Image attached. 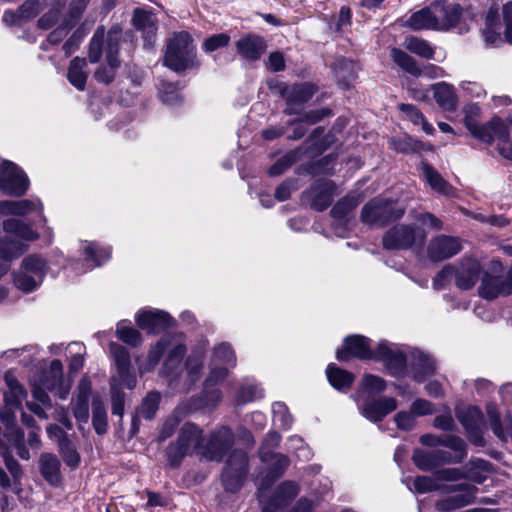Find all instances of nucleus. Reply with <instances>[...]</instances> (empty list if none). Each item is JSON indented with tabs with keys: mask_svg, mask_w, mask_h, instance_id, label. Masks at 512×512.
<instances>
[{
	"mask_svg": "<svg viewBox=\"0 0 512 512\" xmlns=\"http://www.w3.org/2000/svg\"><path fill=\"white\" fill-rule=\"evenodd\" d=\"M234 443V434L227 426H222L212 432L204 448V455L209 460L221 461Z\"/></svg>",
	"mask_w": 512,
	"mask_h": 512,
	"instance_id": "12",
	"label": "nucleus"
},
{
	"mask_svg": "<svg viewBox=\"0 0 512 512\" xmlns=\"http://www.w3.org/2000/svg\"><path fill=\"white\" fill-rule=\"evenodd\" d=\"M404 46L410 52L423 58L430 59L434 54V51L430 44L427 41L419 39L417 37H407L404 41Z\"/></svg>",
	"mask_w": 512,
	"mask_h": 512,
	"instance_id": "53",
	"label": "nucleus"
},
{
	"mask_svg": "<svg viewBox=\"0 0 512 512\" xmlns=\"http://www.w3.org/2000/svg\"><path fill=\"white\" fill-rule=\"evenodd\" d=\"M400 110L405 113L406 118L414 125H421L422 130L426 134H432L434 132L433 126L426 121L423 114L413 105L402 104L400 105Z\"/></svg>",
	"mask_w": 512,
	"mask_h": 512,
	"instance_id": "52",
	"label": "nucleus"
},
{
	"mask_svg": "<svg viewBox=\"0 0 512 512\" xmlns=\"http://www.w3.org/2000/svg\"><path fill=\"white\" fill-rule=\"evenodd\" d=\"M171 317L161 310L143 309L136 314L137 325L148 333L157 334L171 325Z\"/></svg>",
	"mask_w": 512,
	"mask_h": 512,
	"instance_id": "23",
	"label": "nucleus"
},
{
	"mask_svg": "<svg viewBox=\"0 0 512 512\" xmlns=\"http://www.w3.org/2000/svg\"><path fill=\"white\" fill-rule=\"evenodd\" d=\"M5 381L8 386V391L4 394L6 406L21 407V403L27 395L25 389L10 374L5 375Z\"/></svg>",
	"mask_w": 512,
	"mask_h": 512,
	"instance_id": "40",
	"label": "nucleus"
},
{
	"mask_svg": "<svg viewBox=\"0 0 512 512\" xmlns=\"http://www.w3.org/2000/svg\"><path fill=\"white\" fill-rule=\"evenodd\" d=\"M397 408V401L391 397L370 399L359 405V411L371 422L382 421L389 413Z\"/></svg>",
	"mask_w": 512,
	"mask_h": 512,
	"instance_id": "19",
	"label": "nucleus"
},
{
	"mask_svg": "<svg viewBox=\"0 0 512 512\" xmlns=\"http://www.w3.org/2000/svg\"><path fill=\"white\" fill-rule=\"evenodd\" d=\"M132 24L135 29L147 34H153L156 30L155 18L153 14L142 8H136L133 11Z\"/></svg>",
	"mask_w": 512,
	"mask_h": 512,
	"instance_id": "49",
	"label": "nucleus"
},
{
	"mask_svg": "<svg viewBox=\"0 0 512 512\" xmlns=\"http://www.w3.org/2000/svg\"><path fill=\"white\" fill-rule=\"evenodd\" d=\"M405 209L396 202L376 197L364 205L361 220L368 225L382 226L401 218Z\"/></svg>",
	"mask_w": 512,
	"mask_h": 512,
	"instance_id": "5",
	"label": "nucleus"
},
{
	"mask_svg": "<svg viewBox=\"0 0 512 512\" xmlns=\"http://www.w3.org/2000/svg\"><path fill=\"white\" fill-rule=\"evenodd\" d=\"M117 337L132 346H137L141 343V334L134 328L128 327L119 323L116 329Z\"/></svg>",
	"mask_w": 512,
	"mask_h": 512,
	"instance_id": "62",
	"label": "nucleus"
},
{
	"mask_svg": "<svg viewBox=\"0 0 512 512\" xmlns=\"http://www.w3.org/2000/svg\"><path fill=\"white\" fill-rule=\"evenodd\" d=\"M447 495L436 502V509L442 512H449L460 509L475 501L478 488L474 485L461 483L446 486Z\"/></svg>",
	"mask_w": 512,
	"mask_h": 512,
	"instance_id": "10",
	"label": "nucleus"
},
{
	"mask_svg": "<svg viewBox=\"0 0 512 512\" xmlns=\"http://www.w3.org/2000/svg\"><path fill=\"white\" fill-rule=\"evenodd\" d=\"M441 446L451 449L453 455L463 461L467 457V445L465 441L459 436L455 435H442Z\"/></svg>",
	"mask_w": 512,
	"mask_h": 512,
	"instance_id": "56",
	"label": "nucleus"
},
{
	"mask_svg": "<svg viewBox=\"0 0 512 512\" xmlns=\"http://www.w3.org/2000/svg\"><path fill=\"white\" fill-rule=\"evenodd\" d=\"M302 156V150L300 148L292 150L278 159L269 169L270 176H278L284 173L294 163L299 161Z\"/></svg>",
	"mask_w": 512,
	"mask_h": 512,
	"instance_id": "50",
	"label": "nucleus"
},
{
	"mask_svg": "<svg viewBox=\"0 0 512 512\" xmlns=\"http://www.w3.org/2000/svg\"><path fill=\"white\" fill-rule=\"evenodd\" d=\"M159 402L160 394L158 392L148 393V395L144 398L141 405V416L144 417L145 419L151 420L158 410Z\"/></svg>",
	"mask_w": 512,
	"mask_h": 512,
	"instance_id": "59",
	"label": "nucleus"
},
{
	"mask_svg": "<svg viewBox=\"0 0 512 512\" xmlns=\"http://www.w3.org/2000/svg\"><path fill=\"white\" fill-rule=\"evenodd\" d=\"M203 440V431L193 423H185L178 435L177 442L167 449V457L171 465H178L181 459L198 449Z\"/></svg>",
	"mask_w": 512,
	"mask_h": 512,
	"instance_id": "6",
	"label": "nucleus"
},
{
	"mask_svg": "<svg viewBox=\"0 0 512 512\" xmlns=\"http://www.w3.org/2000/svg\"><path fill=\"white\" fill-rule=\"evenodd\" d=\"M326 375L330 384L338 390L349 388L354 381V376L350 372L338 368L334 364L328 365Z\"/></svg>",
	"mask_w": 512,
	"mask_h": 512,
	"instance_id": "43",
	"label": "nucleus"
},
{
	"mask_svg": "<svg viewBox=\"0 0 512 512\" xmlns=\"http://www.w3.org/2000/svg\"><path fill=\"white\" fill-rule=\"evenodd\" d=\"M43 385L46 389L54 391L59 398L65 399L67 397L69 387L63 385V365L60 360H53L51 362Z\"/></svg>",
	"mask_w": 512,
	"mask_h": 512,
	"instance_id": "32",
	"label": "nucleus"
},
{
	"mask_svg": "<svg viewBox=\"0 0 512 512\" xmlns=\"http://www.w3.org/2000/svg\"><path fill=\"white\" fill-rule=\"evenodd\" d=\"M488 414L491 422V428L494 434L501 440L506 441L509 436H512V416L507 415L502 421L499 419L493 408L488 409Z\"/></svg>",
	"mask_w": 512,
	"mask_h": 512,
	"instance_id": "45",
	"label": "nucleus"
},
{
	"mask_svg": "<svg viewBox=\"0 0 512 512\" xmlns=\"http://www.w3.org/2000/svg\"><path fill=\"white\" fill-rule=\"evenodd\" d=\"M315 92L316 89L314 85L309 83L284 86L281 88L280 93L287 102L285 112L289 115L299 114L301 112L302 105L310 100Z\"/></svg>",
	"mask_w": 512,
	"mask_h": 512,
	"instance_id": "14",
	"label": "nucleus"
},
{
	"mask_svg": "<svg viewBox=\"0 0 512 512\" xmlns=\"http://www.w3.org/2000/svg\"><path fill=\"white\" fill-rule=\"evenodd\" d=\"M512 293V269L503 273V266L499 261H491L485 271L479 295L487 300Z\"/></svg>",
	"mask_w": 512,
	"mask_h": 512,
	"instance_id": "3",
	"label": "nucleus"
},
{
	"mask_svg": "<svg viewBox=\"0 0 512 512\" xmlns=\"http://www.w3.org/2000/svg\"><path fill=\"white\" fill-rule=\"evenodd\" d=\"M90 0H71L67 15L64 17L67 26H74L85 11Z\"/></svg>",
	"mask_w": 512,
	"mask_h": 512,
	"instance_id": "61",
	"label": "nucleus"
},
{
	"mask_svg": "<svg viewBox=\"0 0 512 512\" xmlns=\"http://www.w3.org/2000/svg\"><path fill=\"white\" fill-rule=\"evenodd\" d=\"M29 180L25 173L9 161L0 166V190L8 195L22 196L26 193Z\"/></svg>",
	"mask_w": 512,
	"mask_h": 512,
	"instance_id": "11",
	"label": "nucleus"
},
{
	"mask_svg": "<svg viewBox=\"0 0 512 512\" xmlns=\"http://www.w3.org/2000/svg\"><path fill=\"white\" fill-rule=\"evenodd\" d=\"M437 105L445 112H454L458 107V96L452 84L438 82L431 86Z\"/></svg>",
	"mask_w": 512,
	"mask_h": 512,
	"instance_id": "29",
	"label": "nucleus"
},
{
	"mask_svg": "<svg viewBox=\"0 0 512 512\" xmlns=\"http://www.w3.org/2000/svg\"><path fill=\"white\" fill-rule=\"evenodd\" d=\"M461 248V242L458 238L439 235L430 240L427 254L432 261H442L459 253Z\"/></svg>",
	"mask_w": 512,
	"mask_h": 512,
	"instance_id": "17",
	"label": "nucleus"
},
{
	"mask_svg": "<svg viewBox=\"0 0 512 512\" xmlns=\"http://www.w3.org/2000/svg\"><path fill=\"white\" fill-rule=\"evenodd\" d=\"M248 458L245 452L234 450L229 455L222 473V483L226 491H238L247 475Z\"/></svg>",
	"mask_w": 512,
	"mask_h": 512,
	"instance_id": "9",
	"label": "nucleus"
},
{
	"mask_svg": "<svg viewBox=\"0 0 512 512\" xmlns=\"http://www.w3.org/2000/svg\"><path fill=\"white\" fill-rule=\"evenodd\" d=\"M28 246L18 240H13L10 237L0 239V258L3 260H12L21 256Z\"/></svg>",
	"mask_w": 512,
	"mask_h": 512,
	"instance_id": "47",
	"label": "nucleus"
},
{
	"mask_svg": "<svg viewBox=\"0 0 512 512\" xmlns=\"http://www.w3.org/2000/svg\"><path fill=\"white\" fill-rule=\"evenodd\" d=\"M426 234L411 225H396L383 236V246L389 250L409 249L414 245L423 246Z\"/></svg>",
	"mask_w": 512,
	"mask_h": 512,
	"instance_id": "7",
	"label": "nucleus"
},
{
	"mask_svg": "<svg viewBox=\"0 0 512 512\" xmlns=\"http://www.w3.org/2000/svg\"><path fill=\"white\" fill-rule=\"evenodd\" d=\"M391 58L399 67H401L403 70L410 73L411 75H425L429 78H437L444 76L443 69L432 64H429L425 66L423 69H421L417 65L414 58H412L411 56H409L407 53L400 49L393 48L391 50Z\"/></svg>",
	"mask_w": 512,
	"mask_h": 512,
	"instance_id": "18",
	"label": "nucleus"
},
{
	"mask_svg": "<svg viewBox=\"0 0 512 512\" xmlns=\"http://www.w3.org/2000/svg\"><path fill=\"white\" fill-rule=\"evenodd\" d=\"M349 355L360 359H373L375 351L370 349L368 338L361 335H353L347 337L344 347L336 352V357L339 361L348 360Z\"/></svg>",
	"mask_w": 512,
	"mask_h": 512,
	"instance_id": "21",
	"label": "nucleus"
},
{
	"mask_svg": "<svg viewBox=\"0 0 512 512\" xmlns=\"http://www.w3.org/2000/svg\"><path fill=\"white\" fill-rule=\"evenodd\" d=\"M333 72L337 82L348 88L357 77V64L352 60L340 59L334 64Z\"/></svg>",
	"mask_w": 512,
	"mask_h": 512,
	"instance_id": "38",
	"label": "nucleus"
},
{
	"mask_svg": "<svg viewBox=\"0 0 512 512\" xmlns=\"http://www.w3.org/2000/svg\"><path fill=\"white\" fill-rule=\"evenodd\" d=\"M212 361L219 364H227L231 368L236 366L235 354L231 347L225 343L215 347Z\"/></svg>",
	"mask_w": 512,
	"mask_h": 512,
	"instance_id": "58",
	"label": "nucleus"
},
{
	"mask_svg": "<svg viewBox=\"0 0 512 512\" xmlns=\"http://www.w3.org/2000/svg\"><path fill=\"white\" fill-rule=\"evenodd\" d=\"M61 463L58 457L52 453H42L39 458V469L43 478L52 486L61 483Z\"/></svg>",
	"mask_w": 512,
	"mask_h": 512,
	"instance_id": "33",
	"label": "nucleus"
},
{
	"mask_svg": "<svg viewBox=\"0 0 512 512\" xmlns=\"http://www.w3.org/2000/svg\"><path fill=\"white\" fill-rule=\"evenodd\" d=\"M228 376V369L212 361V367L205 380L204 389H208L224 381Z\"/></svg>",
	"mask_w": 512,
	"mask_h": 512,
	"instance_id": "63",
	"label": "nucleus"
},
{
	"mask_svg": "<svg viewBox=\"0 0 512 512\" xmlns=\"http://www.w3.org/2000/svg\"><path fill=\"white\" fill-rule=\"evenodd\" d=\"M32 213L38 214L39 218L46 222V218L43 215V205L38 199L0 201V214L2 215L26 216Z\"/></svg>",
	"mask_w": 512,
	"mask_h": 512,
	"instance_id": "24",
	"label": "nucleus"
},
{
	"mask_svg": "<svg viewBox=\"0 0 512 512\" xmlns=\"http://www.w3.org/2000/svg\"><path fill=\"white\" fill-rule=\"evenodd\" d=\"M299 493L298 485L292 481L280 484L273 497L262 506V512H277L288 505Z\"/></svg>",
	"mask_w": 512,
	"mask_h": 512,
	"instance_id": "27",
	"label": "nucleus"
},
{
	"mask_svg": "<svg viewBox=\"0 0 512 512\" xmlns=\"http://www.w3.org/2000/svg\"><path fill=\"white\" fill-rule=\"evenodd\" d=\"M121 34L122 29L118 25L112 26L108 31L106 47L107 65L100 66L94 73V78L100 83H111L115 78L116 70L120 67L118 50Z\"/></svg>",
	"mask_w": 512,
	"mask_h": 512,
	"instance_id": "8",
	"label": "nucleus"
},
{
	"mask_svg": "<svg viewBox=\"0 0 512 512\" xmlns=\"http://www.w3.org/2000/svg\"><path fill=\"white\" fill-rule=\"evenodd\" d=\"M483 128H487L486 134H488L489 139H479L480 141L489 144L493 141H497V147L499 151L501 147H508L510 143L509 127L501 119L494 118L490 122L484 124Z\"/></svg>",
	"mask_w": 512,
	"mask_h": 512,
	"instance_id": "35",
	"label": "nucleus"
},
{
	"mask_svg": "<svg viewBox=\"0 0 512 512\" xmlns=\"http://www.w3.org/2000/svg\"><path fill=\"white\" fill-rule=\"evenodd\" d=\"M266 461L270 467L271 481L279 478L289 465V459L283 454H266Z\"/></svg>",
	"mask_w": 512,
	"mask_h": 512,
	"instance_id": "54",
	"label": "nucleus"
},
{
	"mask_svg": "<svg viewBox=\"0 0 512 512\" xmlns=\"http://www.w3.org/2000/svg\"><path fill=\"white\" fill-rule=\"evenodd\" d=\"M488 462L482 459H476L470 461L466 465V470L460 468H446L442 469L436 472V477L438 480L443 481H458L461 479H470L476 483H482L483 478L480 476H477L473 473V470H480V471H486L488 470Z\"/></svg>",
	"mask_w": 512,
	"mask_h": 512,
	"instance_id": "22",
	"label": "nucleus"
},
{
	"mask_svg": "<svg viewBox=\"0 0 512 512\" xmlns=\"http://www.w3.org/2000/svg\"><path fill=\"white\" fill-rule=\"evenodd\" d=\"M46 271L47 263L43 258L36 254L29 255L22 260L19 271L14 273L13 283L23 292H32L40 286Z\"/></svg>",
	"mask_w": 512,
	"mask_h": 512,
	"instance_id": "4",
	"label": "nucleus"
},
{
	"mask_svg": "<svg viewBox=\"0 0 512 512\" xmlns=\"http://www.w3.org/2000/svg\"><path fill=\"white\" fill-rule=\"evenodd\" d=\"M59 451L63 457L64 462L68 466L72 468L78 466L80 462V456L68 438H63L60 440Z\"/></svg>",
	"mask_w": 512,
	"mask_h": 512,
	"instance_id": "57",
	"label": "nucleus"
},
{
	"mask_svg": "<svg viewBox=\"0 0 512 512\" xmlns=\"http://www.w3.org/2000/svg\"><path fill=\"white\" fill-rule=\"evenodd\" d=\"M3 229L5 232L14 234L26 241H34L39 237L38 233L33 231L29 225L15 218L5 220L3 222Z\"/></svg>",
	"mask_w": 512,
	"mask_h": 512,
	"instance_id": "41",
	"label": "nucleus"
},
{
	"mask_svg": "<svg viewBox=\"0 0 512 512\" xmlns=\"http://www.w3.org/2000/svg\"><path fill=\"white\" fill-rule=\"evenodd\" d=\"M375 360L384 362L389 373L393 376H399L404 373L406 367L405 355L394 345L382 341L375 350Z\"/></svg>",
	"mask_w": 512,
	"mask_h": 512,
	"instance_id": "16",
	"label": "nucleus"
},
{
	"mask_svg": "<svg viewBox=\"0 0 512 512\" xmlns=\"http://www.w3.org/2000/svg\"><path fill=\"white\" fill-rule=\"evenodd\" d=\"M110 351L117 367V381L128 389H133L136 379L130 374V356L128 351L117 343L110 344Z\"/></svg>",
	"mask_w": 512,
	"mask_h": 512,
	"instance_id": "25",
	"label": "nucleus"
},
{
	"mask_svg": "<svg viewBox=\"0 0 512 512\" xmlns=\"http://www.w3.org/2000/svg\"><path fill=\"white\" fill-rule=\"evenodd\" d=\"M76 400L72 402L73 415L80 423H86L89 418L88 400L91 392V382L83 377L77 387Z\"/></svg>",
	"mask_w": 512,
	"mask_h": 512,
	"instance_id": "30",
	"label": "nucleus"
},
{
	"mask_svg": "<svg viewBox=\"0 0 512 512\" xmlns=\"http://www.w3.org/2000/svg\"><path fill=\"white\" fill-rule=\"evenodd\" d=\"M337 187L331 180H321L311 187V206L317 211L325 210L332 202Z\"/></svg>",
	"mask_w": 512,
	"mask_h": 512,
	"instance_id": "28",
	"label": "nucleus"
},
{
	"mask_svg": "<svg viewBox=\"0 0 512 512\" xmlns=\"http://www.w3.org/2000/svg\"><path fill=\"white\" fill-rule=\"evenodd\" d=\"M463 113L464 124L471 135L476 139H489L488 134H486L487 128H483V125L479 124L480 107L476 104H467L463 108Z\"/></svg>",
	"mask_w": 512,
	"mask_h": 512,
	"instance_id": "36",
	"label": "nucleus"
},
{
	"mask_svg": "<svg viewBox=\"0 0 512 512\" xmlns=\"http://www.w3.org/2000/svg\"><path fill=\"white\" fill-rule=\"evenodd\" d=\"M363 197L360 195H348L339 200L331 210L335 220L344 221L346 217L360 204Z\"/></svg>",
	"mask_w": 512,
	"mask_h": 512,
	"instance_id": "44",
	"label": "nucleus"
},
{
	"mask_svg": "<svg viewBox=\"0 0 512 512\" xmlns=\"http://www.w3.org/2000/svg\"><path fill=\"white\" fill-rule=\"evenodd\" d=\"M185 367L190 380L192 382L197 381L203 368V353L198 352L190 355L186 360Z\"/></svg>",
	"mask_w": 512,
	"mask_h": 512,
	"instance_id": "60",
	"label": "nucleus"
},
{
	"mask_svg": "<svg viewBox=\"0 0 512 512\" xmlns=\"http://www.w3.org/2000/svg\"><path fill=\"white\" fill-rule=\"evenodd\" d=\"M105 36V27L99 26L90 41L88 57L90 62L97 63L102 57L103 39Z\"/></svg>",
	"mask_w": 512,
	"mask_h": 512,
	"instance_id": "55",
	"label": "nucleus"
},
{
	"mask_svg": "<svg viewBox=\"0 0 512 512\" xmlns=\"http://www.w3.org/2000/svg\"><path fill=\"white\" fill-rule=\"evenodd\" d=\"M163 65L175 72L198 66L196 48L188 32H175L167 40Z\"/></svg>",
	"mask_w": 512,
	"mask_h": 512,
	"instance_id": "2",
	"label": "nucleus"
},
{
	"mask_svg": "<svg viewBox=\"0 0 512 512\" xmlns=\"http://www.w3.org/2000/svg\"><path fill=\"white\" fill-rule=\"evenodd\" d=\"M455 284L462 290L472 288L481 273V265L475 259H464L458 265H454Z\"/></svg>",
	"mask_w": 512,
	"mask_h": 512,
	"instance_id": "26",
	"label": "nucleus"
},
{
	"mask_svg": "<svg viewBox=\"0 0 512 512\" xmlns=\"http://www.w3.org/2000/svg\"><path fill=\"white\" fill-rule=\"evenodd\" d=\"M239 54L248 61L258 60L266 50L264 39L257 35H247L236 42Z\"/></svg>",
	"mask_w": 512,
	"mask_h": 512,
	"instance_id": "31",
	"label": "nucleus"
},
{
	"mask_svg": "<svg viewBox=\"0 0 512 512\" xmlns=\"http://www.w3.org/2000/svg\"><path fill=\"white\" fill-rule=\"evenodd\" d=\"M412 365L414 369V377L418 381L428 375H431L435 370L434 360L420 351L414 353Z\"/></svg>",
	"mask_w": 512,
	"mask_h": 512,
	"instance_id": "46",
	"label": "nucleus"
},
{
	"mask_svg": "<svg viewBox=\"0 0 512 512\" xmlns=\"http://www.w3.org/2000/svg\"><path fill=\"white\" fill-rule=\"evenodd\" d=\"M502 24L496 10H489L482 28V37L487 46H497L503 42Z\"/></svg>",
	"mask_w": 512,
	"mask_h": 512,
	"instance_id": "34",
	"label": "nucleus"
},
{
	"mask_svg": "<svg viewBox=\"0 0 512 512\" xmlns=\"http://www.w3.org/2000/svg\"><path fill=\"white\" fill-rule=\"evenodd\" d=\"M19 407L6 406L0 411V419L6 427V436L15 446L19 457L23 460L30 459V453L25 446L24 433L15 425V410Z\"/></svg>",
	"mask_w": 512,
	"mask_h": 512,
	"instance_id": "13",
	"label": "nucleus"
},
{
	"mask_svg": "<svg viewBox=\"0 0 512 512\" xmlns=\"http://www.w3.org/2000/svg\"><path fill=\"white\" fill-rule=\"evenodd\" d=\"M92 423L98 434H104L107 431V413L104 403L100 399L93 400Z\"/></svg>",
	"mask_w": 512,
	"mask_h": 512,
	"instance_id": "51",
	"label": "nucleus"
},
{
	"mask_svg": "<svg viewBox=\"0 0 512 512\" xmlns=\"http://www.w3.org/2000/svg\"><path fill=\"white\" fill-rule=\"evenodd\" d=\"M437 30H449L459 22L462 9L458 4H446V0H436L431 4Z\"/></svg>",
	"mask_w": 512,
	"mask_h": 512,
	"instance_id": "20",
	"label": "nucleus"
},
{
	"mask_svg": "<svg viewBox=\"0 0 512 512\" xmlns=\"http://www.w3.org/2000/svg\"><path fill=\"white\" fill-rule=\"evenodd\" d=\"M85 261L87 263V269L100 266L104 261L110 258V250L108 248H99L94 243L87 244L84 248Z\"/></svg>",
	"mask_w": 512,
	"mask_h": 512,
	"instance_id": "48",
	"label": "nucleus"
},
{
	"mask_svg": "<svg viewBox=\"0 0 512 512\" xmlns=\"http://www.w3.org/2000/svg\"><path fill=\"white\" fill-rule=\"evenodd\" d=\"M406 26L413 30H437L432 6L414 12L406 21Z\"/></svg>",
	"mask_w": 512,
	"mask_h": 512,
	"instance_id": "37",
	"label": "nucleus"
},
{
	"mask_svg": "<svg viewBox=\"0 0 512 512\" xmlns=\"http://www.w3.org/2000/svg\"><path fill=\"white\" fill-rule=\"evenodd\" d=\"M87 63L83 58L76 57L71 60L68 68V80L78 90L83 91L86 86L88 73L86 71Z\"/></svg>",
	"mask_w": 512,
	"mask_h": 512,
	"instance_id": "39",
	"label": "nucleus"
},
{
	"mask_svg": "<svg viewBox=\"0 0 512 512\" xmlns=\"http://www.w3.org/2000/svg\"><path fill=\"white\" fill-rule=\"evenodd\" d=\"M457 418L464 426L469 440L477 445H484L482 436L483 416L481 411L475 406H469L464 409L457 410Z\"/></svg>",
	"mask_w": 512,
	"mask_h": 512,
	"instance_id": "15",
	"label": "nucleus"
},
{
	"mask_svg": "<svg viewBox=\"0 0 512 512\" xmlns=\"http://www.w3.org/2000/svg\"><path fill=\"white\" fill-rule=\"evenodd\" d=\"M415 465L422 471H431L436 468L434 453L416 450L413 454Z\"/></svg>",
	"mask_w": 512,
	"mask_h": 512,
	"instance_id": "64",
	"label": "nucleus"
},
{
	"mask_svg": "<svg viewBox=\"0 0 512 512\" xmlns=\"http://www.w3.org/2000/svg\"><path fill=\"white\" fill-rule=\"evenodd\" d=\"M186 352V346L178 339L172 336H163L155 345L151 346L146 363L140 366L139 370L143 373L154 369L166 353L161 373L170 375L180 367Z\"/></svg>",
	"mask_w": 512,
	"mask_h": 512,
	"instance_id": "1",
	"label": "nucleus"
},
{
	"mask_svg": "<svg viewBox=\"0 0 512 512\" xmlns=\"http://www.w3.org/2000/svg\"><path fill=\"white\" fill-rule=\"evenodd\" d=\"M423 173L427 183L434 191L445 196H452L454 194L452 186L448 182H446L441 177V175L428 164L423 165Z\"/></svg>",
	"mask_w": 512,
	"mask_h": 512,
	"instance_id": "42",
	"label": "nucleus"
}]
</instances>
